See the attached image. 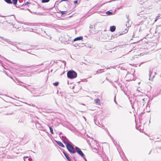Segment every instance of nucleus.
Segmentation results:
<instances>
[{
  "label": "nucleus",
  "instance_id": "nucleus-1",
  "mask_svg": "<svg viewBox=\"0 0 161 161\" xmlns=\"http://www.w3.org/2000/svg\"><path fill=\"white\" fill-rule=\"evenodd\" d=\"M147 101V99L144 97L138 96L136 98L133 105H132V107L133 108L135 106L137 109L139 108L140 107H142L144 105Z\"/></svg>",
  "mask_w": 161,
  "mask_h": 161
},
{
  "label": "nucleus",
  "instance_id": "nucleus-2",
  "mask_svg": "<svg viewBox=\"0 0 161 161\" xmlns=\"http://www.w3.org/2000/svg\"><path fill=\"white\" fill-rule=\"evenodd\" d=\"M142 12H141L139 13H138V15L141 18L140 19L142 21L140 22L139 23V24L137 25L136 26H135V28L136 27L137 29H139V31H140L141 29L142 28L140 26V25H142L143 24V21H144L147 18V16H146V15L143 14H142Z\"/></svg>",
  "mask_w": 161,
  "mask_h": 161
},
{
  "label": "nucleus",
  "instance_id": "nucleus-3",
  "mask_svg": "<svg viewBox=\"0 0 161 161\" xmlns=\"http://www.w3.org/2000/svg\"><path fill=\"white\" fill-rule=\"evenodd\" d=\"M66 146L67 150L71 154L76 153V151L75 150V146L71 142H69V143L67 144Z\"/></svg>",
  "mask_w": 161,
  "mask_h": 161
},
{
  "label": "nucleus",
  "instance_id": "nucleus-4",
  "mask_svg": "<svg viewBox=\"0 0 161 161\" xmlns=\"http://www.w3.org/2000/svg\"><path fill=\"white\" fill-rule=\"evenodd\" d=\"M36 32L38 33H42V36L47 38L51 39L52 37L47 35L46 32V31L43 30L42 28H39L36 30Z\"/></svg>",
  "mask_w": 161,
  "mask_h": 161
},
{
  "label": "nucleus",
  "instance_id": "nucleus-5",
  "mask_svg": "<svg viewBox=\"0 0 161 161\" xmlns=\"http://www.w3.org/2000/svg\"><path fill=\"white\" fill-rule=\"evenodd\" d=\"M67 77L70 79H73L77 76V73L73 70H69L67 73Z\"/></svg>",
  "mask_w": 161,
  "mask_h": 161
},
{
  "label": "nucleus",
  "instance_id": "nucleus-6",
  "mask_svg": "<svg viewBox=\"0 0 161 161\" xmlns=\"http://www.w3.org/2000/svg\"><path fill=\"white\" fill-rule=\"evenodd\" d=\"M128 31V30L127 29H125V31L122 32V33H120V32H118L116 34H114L112 35V37L113 38H116L118 37V36H120V35L125 34L127 33Z\"/></svg>",
  "mask_w": 161,
  "mask_h": 161
},
{
  "label": "nucleus",
  "instance_id": "nucleus-7",
  "mask_svg": "<svg viewBox=\"0 0 161 161\" xmlns=\"http://www.w3.org/2000/svg\"><path fill=\"white\" fill-rule=\"evenodd\" d=\"M75 149L76 150V151H75L82 158H84L85 155L81 149L77 147H75Z\"/></svg>",
  "mask_w": 161,
  "mask_h": 161
},
{
  "label": "nucleus",
  "instance_id": "nucleus-8",
  "mask_svg": "<svg viewBox=\"0 0 161 161\" xmlns=\"http://www.w3.org/2000/svg\"><path fill=\"white\" fill-rule=\"evenodd\" d=\"M91 146L93 148L95 149L96 147H97L99 146V144L97 142V141L95 140H93L92 141V144Z\"/></svg>",
  "mask_w": 161,
  "mask_h": 161
},
{
  "label": "nucleus",
  "instance_id": "nucleus-9",
  "mask_svg": "<svg viewBox=\"0 0 161 161\" xmlns=\"http://www.w3.org/2000/svg\"><path fill=\"white\" fill-rule=\"evenodd\" d=\"M149 80H152L153 78L154 77L156 73L155 72H151V70H149Z\"/></svg>",
  "mask_w": 161,
  "mask_h": 161
},
{
  "label": "nucleus",
  "instance_id": "nucleus-10",
  "mask_svg": "<svg viewBox=\"0 0 161 161\" xmlns=\"http://www.w3.org/2000/svg\"><path fill=\"white\" fill-rule=\"evenodd\" d=\"M25 44H22L21 43H18V44L19 45V46H16V47L18 50H21L22 51H25V50H24L23 49H21L20 47L22 48H24V45Z\"/></svg>",
  "mask_w": 161,
  "mask_h": 161
},
{
  "label": "nucleus",
  "instance_id": "nucleus-11",
  "mask_svg": "<svg viewBox=\"0 0 161 161\" xmlns=\"http://www.w3.org/2000/svg\"><path fill=\"white\" fill-rule=\"evenodd\" d=\"M1 38L4 41L8 42L9 44L13 45V44H12L13 43H16V42H12L10 41L9 39L5 38L4 37H1Z\"/></svg>",
  "mask_w": 161,
  "mask_h": 161
},
{
  "label": "nucleus",
  "instance_id": "nucleus-12",
  "mask_svg": "<svg viewBox=\"0 0 161 161\" xmlns=\"http://www.w3.org/2000/svg\"><path fill=\"white\" fill-rule=\"evenodd\" d=\"M27 89L30 91L31 93H35V91L34 88L30 86H28V87H27Z\"/></svg>",
  "mask_w": 161,
  "mask_h": 161
},
{
  "label": "nucleus",
  "instance_id": "nucleus-13",
  "mask_svg": "<svg viewBox=\"0 0 161 161\" xmlns=\"http://www.w3.org/2000/svg\"><path fill=\"white\" fill-rule=\"evenodd\" d=\"M138 93L137 95L136 96V98H137V97L138 96L142 97H145V95L144 93L140 92V91H138Z\"/></svg>",
  "mask_w": 161,
  "mask_h": 161
},
{
  "label": "nucleus",
  "instance_id": "nucleus-14",
  "mask_svg": "<svg viewBox=\"0 0 161 161\" xmlns=\"http://www.w3.org/2000/svg\"><path fill=\"white\" fill-rule=\"evenodd\" d=\"M63 153L68 161H71V158L66 152H63Z\"/></svg>",
  "mask_w": 161,
  "mask_h": 161
},
{
  "label": "nucleus",
  "instance_id": "nucleus-15",
  "mask_svg": "<svg viewBox=\"0 0 161 161\" xmlns=\"http://www.w3.org/2000/svg\"><path fill=\"white\" fill-rule=\"evenodd\" d=\"M62 140L66 146L67 144H68L69 143V142H70L69 139L68 140H67V139L65 138L62 139Z\"/></svg>",
  "mask_w": 161,
  "mask_h": 161
},
{
  "label": "nucleus",
  "instance_id": "nucleus-16",
  "mask_svg": "<svg viewBox=\"0 0 161 161\" xmlns=\"http://www.w3.org/2000/svg\"><path fill=\"white\" fill-rule=\"evenodd\" d=\"M83 39V37L82 36H80L79 37H77L75 38L73 40V42H75L77 41H79L82 40Z\"/></svg>",
  "mask_w": 161,
  "mask_h": 161
},
{
  "label": "nucleus",
  "instance_id": "nucleus-17",
  "mask_svg": "<svg viewBox=\"0 0 161 161\" xmlns=\"http://www.w3.org/2000/svg\"><path fill=\"white\" fill-rule=\"evenodd\" d=\"M24 161H31L32 159L31 157H24Z\"/></svg>",
  "mask_w": 161,
  "mask_h": 161
},
{
  "label": "nucleus",
  "instance_id": "nucleus-18",
  "mask_svg": "<svg viewBox=\"0 0 161 161\" xmlns=\"http://www.w3.org/2000/svg\"><path fill=\"white\" fill-rule=\"evenodd\" d=\"M116 30V26L114 25L111 26L110 27V30L111 31L113 32L115 31Z\"/></svg>",
  "mask_w": 161,
  "mask_h": 161
},
{
  "label": "nucleus",
  "instance_id": "nucleus-19",
  "mask_svg": "<svg viewBox=\"0 0 161 161\" xmlns=\"http://www.w3.org/2000/svg\"><path fill=\"white\" fill-rule=\"evenodd\" d=\"M56 142L60 146L63 147H64V144L62 142L59 141H56Z\"/></svg>",
  "mask_w": 161,
  "mask_h": 161
},
{
  "label": "nucleus",
  "instance_id": "nucleus-20",
  "mask_svg": "<svg viewBox=\"0 0 161 161\" xmlns=\"http://www.w3.org/2000/svg\"><path fill=\"white\" fill-rule=\"evenodd\" d=\"M30 47L31 46L30 45L25 44L24 45V48L25 49V51L26 50H29L28 49L30 48Z\"/></svg>",
  "mask_w": 161,
  "mask_h": 161
},
{
  "label": "nucleus",
  "instance_id": "nucleus-21",
  "mask_svg": "<svg viewBox=\"0 0 161 161\" xmlns=\"http://www.w3.org/2000/svg\"><path fill=\"white\" fill-rule=\"evenodd\" d=\"M63 134L61 132L59 134V136L61 139H64V138H65L67 139V140H68V139L64 136H63L62 135Z\"/></svg>",
  "mask_w": 161,
  "mask_h": 161
},
{
  "label": "nucleus",
  "instance_id": "nucleus-22",
  "mask_svg": "<svg viewBox=\"0 0 161 161\" xmlns=\"http://www.w3.org/2000/svg\"><path fill=\"white\" fill-rule=\"evenodd\" d=\"M127 19H128V21L126 22L125 25H126V27H127L128 28L130 26V24L129 23V16H127Z\"/></svg>",
  "mask_w": 161,
  "mask_h": 161
},
{
  "label": "nucleus",
  "instance_id": "nucleus-23",
  "mask_svg": "<svg viewBox=\"0 0 161 161\" xmlns=\"http://www.w3.org/2000/svg\"><path fill=\"white\" fill-rule=\"evenodd\" d=\"M142 127L141 126H139L138 127L136 126V128L137 130H139L140 132H142L143 131V129H142Z\"/></svg>",
  "mask_w": 161,
  "mask_h": 161
},
{
  "label": "nucleus",
  "instance_id": "nucleus-24",
  "mask_svg": "<svg viewBox=\"0 0 161 161\" xmlns=\"http://www.w3.org/2000/svg\"><path fill=\"white\" fill-rule=\"evenodd\" d=\"M48 126V127H49L50 133L52 134H54V133H53V128L52 127H51V126Z\"/></svg>",
  "mask_w": 161,
  "mask_h": 161
},
{
  "label": "nucleus",
  "instance_id": "nucleus-25",
  "mask_svg": "<svg viewBox=\"0 0 161 161\" xmlns=\"http://www.w3.org/2000/svg\"><path fill=\"white\" fill-rule=\"evenodd\" d=\"M59 12H60V13L61 14V16H64L66 14L65 13V11H60Z\"/></svg>",
  "mask_w": 161,
  "mask_h": 161
},
{
  "label": "nucleus",
  "instance_id": "nucleus-26",
  "mask_svg": "<svg viewBox=\"0 0 161 161\" xmlns=\"http://www.w3.org/2000/svg\"><path fill=\"white\" fill-rule=\"evenodd\" d=\"M161 16V15L159 14H158V15L155 18V19L154 20L155 22H156L158 19H159Z\"/></svg>",
  "mask_w": 161,
  "mask_h": 161
},
{
  "label": "nucleus",
  "instance_id": "nucleus-27",
  "mask_svg": "<svg viewBox=\"0 0 161 161\" xmlns=\"http://www.w3.org/2000/svg\"><path fill=\"white\" fill-rule=\"evenodd\" d=\"M104 69H98L97 71V73H101L103 72L104 71Z\"/></svg>",
  "mask_w": 161,
  "mask_h": 161
},
{
  "label": "nucleus",
  "instance_id": "nucleus-28",
  "mask_svg": "<svg viewBox=\"0 0 161 161\" xmlns=\"http://www.w3.org/2000/svg\"><path fill=\"white\" fill-rule=\"evenodd\" d=\"M111 10H110L106 12V14L108 15H112L113 14V13L110 11Z\"/></svg>",
  "mask_w": 161,
  "mask_h": 161
},
{
  "label": "nucleus",
  "instance_id": "nucleus-29",
  "mask_svg": "<svg viewBox=\"0 0 161 161\" xmlns=\"http://www.w3.org/2000/svg\"><path fill=\"white\" fill-rule=\"evenodd\" d=\"M6 23L7 24H8L10 25H12L13 26V25H14L12 23H10V22H8L7 20L5 21H4L3 22V24H5Z\"/></svg>",
  "mask_w": 161,
  "mask_h": 161
},
{
  "label": "nucleus",
  "instance_id": "nucleus-30",
  "mask_svg": "<svg viewBox=\"0 0 161 161\" xmlns=\"http://www.w3.org/2000/svg\"><path fill=\"white\" fill-rule=\"evenodd\" d=\"M6 23L7 24H8L10 25H12L13 26V25H14L12 23H10V22H8L7 20L5 21H4L3 22V24H5Z\"/></svg>",
  "mask_w": 161,
  "mask_h": 161
},
{
  "label": "nucleus",
  "instance_id": "nucleus-31",
  "mask_svg": "<svg viewBox=\"0 0 161 161\" xmlns=\"http://www.w3.org/2000/svg\"><path fill=\"white\" fill-rule=\"evenodd\" d=\"M94 122L96 125H97L98 124H99L100 125H101L100 124L98 121H97L96 119H94Z\"/></svg>",
  "mask_w": 161,
  "mask_h": 161
},
{
  "label": "nucleus",
  "instance_id": "nucleus-32",
  "mask_svg": "<svg viewBox=\"0 0 161 161\" xmlns=\"http://www.w3.org/2000/svg\"><path fill=\"white\" fill-rule=\"evenodd\" d=\"M95 102L96 103L98 104L100 103V101L99 98H97L95 99Z\"/></svg>",
  "mask_w": 161,
  "mask_h": 161
},
{
  "label": "nucleus",
  "instance_id": "nucleus-33",
  "mask_svg": "<svg viewBox=\"0 0 161 161\" xmlns=\"http://www.w3.org/2000/svg\"><path fill=\"white\" fill-rule=\"evenodd\" d=\"M137 1L140 4H142L144 2L145 0H138Z\"/></svg>",
  "mask_w": 161,
  "mask_h": 161
},
{
  "label": "nucleus",
  "instance_id": "nucleus-34",
  "mask_svg": "<svg viewBox=\"0 0 161 161\" xmlns=\"http://www.w3.org/2000/svg\"><path fill=\"white\" fill-rule=\"evenodd\" d=\"M4 1L7 3L9 4H11L12 2L11 0H4Z\"/></svg>",
  "mask_w": 161,
  "mask_h": 161
},
{
  "label": "nucleus",
  "instance_id": "nucleus-35",
  "mask_svg": "<svg viewBox=\"0 0 161 161\" xmlns=\"http://www.w3.org/2000/svg\"><path fill=\"white\" fill-rule=\"evenodd\" d=\"M59 83L58 82H56L53 83V85L55 86H57L59 85Z\"/></svg>",
  "mask_w": 161,
  "mask_h": 161
},
{
  "label": "nucleus",
  "instance_id": "nucleus-36",
  "mask_svg": "<svg viewBox=\"0 0 161 161\" xmlns=\"http://www.w3.org/2000/svg\"><path fill=\"white\" fill-rule=\"evenodd\" d=\"M18 0H12V2L14 4L16 5L17 3Z\"/></svg>",
  "mask_w": 161,
  "mask_h": 161
},
{
  "label": "nucleus",
  "instance_id": "nucleus-37",
  "mask_svg": "<svg viewBox=\"0 0 161 161\" xmlns=\"http://www.w3.org/2000/svg\"><path fill=\"white\" fill-rule=\"evenodd\" d=\"M50 1V0H42V2L43 3H47Z\"/></svg>",
  "mask_w": 161,
  "mask_h": 161
},
{
  "label": "nucleus",
  "instance_id": "nucleus-38",
  "mask_svg": "<svg viewBox=\"0 0 161 161\" xmlns=\"http://www.w3.org/2000/svg\"><path fill=\"white\" fill-rule=\"evenodd\" d=\"M13 28H14L16 29H19V26L17 25H14L13 26Z\"/></svg>",
  "mask_w": 161,
  "mask_h": 161
},
{
  "label": "nucleus",
  "instance_id": "nucleus-39",
  "mask_svg": "<svg viewBox=\"0 0 161 161\" xmlns=\"http://www.w3.org/2000/svg\"><path fill=\"white\" fill-rule=\"evenodd\" d=\"M136 31L133 32V37H137L138 36H137L136 35Z\"/></svg>",
  "mask_w": 161,
  "mask_h": 161
},
{
  "label": "nucleus",
  "instance_id": "nucleus-40",
  "mask_svg": "<svg viewBox=\"0 0 161 161\" xmlns=\"http://www.w3.org/2000/svg\"><path fill=\"white\" fill-rule=\"evenodd\" d=\"M38 127L39 128H40V130H43L44 131L43 129V127H42V126H40Z\"/></svg>",
  "mask_w": 161,
  "mask_h": 161
},
{
  "label": "nucleus",
  "instance_id": "nucleus-41",
  "mask_svg": "<svg viewBox=\"0 0 161 161\" xmlns=\"http://www.w3.org/2000/svg\"><path fill=\"white\" fill-rule=\"evenodd\" d=\"M16 21L17 22L19 23L24 24V23L23 22H22L19 21H18L17 20H16ZM24 24L25 25V24Z\"/></svg>",
  "mask_w": 161,
  "mask_h": 161
},
{
  "label": "nucleus",
  "instance_id": "nucleus-42",
  "mask_svg": "<svg viewBox=\"0 0 161 161\" xmlns=\"http://www.w3.org/2000/svg\"><path fill=\"white\" fill-rule=\"evenodd\" d=\"M30 3H31L29 2H27L25 4V5H26L28 4H30Z\"/></svg>",
  "mask_w": 161,
  "mask_h": 161
},
{
  "label": "nucleus",
  "instance_id": "nucleus-43",
  "mask_svg": "<svg viewBox=\"0 0 161 161\" xmlns=\"http://www.w3.org/2000/svg\"><path fill=\"white\" fill-rule=\"evenodd\" d=\"M74 3L75 4H77L78 3V1L77 0H75V1L74 2Z\"/></svg>",
  "mask_w": 161,
  "mask_h": 161
},
{
  "label": "nucleus",
  "instance_id": "nucleus-44",
  "mask_svg": "<svg viewBox=\"0 0 161 161\" xmlns=\"http://www.w3.org/2000/svg\"><path fill=\"white\" fill-rule=\"evenodd\" d=\"M44 62H43V63L40 64H39V65H37V66H41V65H43L44 64ZM35 66H36V65H35Z\"/></svg>",
  "mask_w": 161,
  "mask_h": 161
},
{
  "label": "nucleus",
  "instance_id": "nucleus-45",
  "mask_svg": "<svg viewBox=\"0 0 161 161\" xmlns=\"http://www.w3.org/2000/svg\"><path fill=\"white\" fill-rule=\"evenodd\" d=\"M74 45L75 47H76L78 46V43H75L74 44Z\"/></svg>",
  "mask_w": 161,
  "mask_h": 161
},
{
  "label": "nucleus",
  "instance_id": "nucleus-46",
  "mask_svg": "<svg viewBox=\"0 0 161 161\" xmlns=\"http://www.w3.org/2000/svg\"><path fill=\"white\" fill-rule=\"evenodd\" d=\"M115 98H116V96H115V97H114V102H115L116 104H117V103H116V100H115Z\"/></svg>",
  "mask_w": 161,
  "mask_h": 161
},
{
  "label": "nucleus",
  "instance_id": "nucleus-47",
  "mask_svg": "<svg viewBox=\"0 0 161 161\" xmlns=\"http://www.w3.org/2000/svg\"><path fill=\"white\" fill-rule=\"evenodd\" d=\"M22 86H23L25 88H26V89H27V87H28V86H26L25 85H22Z\"/></svg>",
  "mask_w": 161,
  "mask_h": 161
},
{
  "label": "nucleus",
  "instance_id": "nucleus-48",
  "mask_svg": "<svg viewBox=\"0 0 161 161\" xmlns=\"http://www.w3.org/2000/svg\"><path fill=\"white\" fill-rule=\"evenodd\" d=\"M26 27L25 26H22V27L23 28V30L24 31H25V27Z\"/></svg>",
  "mask_w": 161,
  "mask_h": 161
},
{
  "label": "nucleus",
  "instance_id": "nucleus-49",
  "mask_svg": "<svg viewBox=\"0 0 161 161\" xmlns=\"http://www.w3.org/2000/svg\"><path fill=\"white\" fill-rule=\"evenodd\" d=\"M68 1V0H61L60 2H62L63 1Z\"/></svg>",
  "mask_w": 161,
  "mask_h": 161
},
{
  "label": "nucleus",
  "instance_id": "nucleus-50",
  "mask_svg": "<svg viewBox=\"0 0 161 161\" xmlns=\"http://www.w3.org/2000/svg\"><path fill=\"white\" fill-rule=\"evenodd\" d=\"M122 46H123V45H120L118 47H119L120 48H121V47H122Z\"/></svg>",
  "mask_w": 161,
  "mask_h": 161
},
{
  "label": "nucleus",
  "instance_id": "nucleus-51",
  "mask_svg": "<svg viewBox=\"0 0 161 161\" xmlns=\"http://www.w3.org/2000/svg\"><path fill=\"white\" fill-rule=\"evenodd\" d=\"M0 58H4V57H3V56H2L0 54ZM4 59H6L5 58H4Z\"/></svg>",
  "mask_w": 161,
  "mask_h": 161
},
{
  "label": "nucleus",
  "instance_id": "nucleus-52",
  "mask_svg": "<svg viewBox=\"0 0 161 161\" xmlns=\"http://www.w3.org/2000/svg\"><path fill=\"white\" fill-rule=\"evenodd\" d=\"M1 16V17H4V18H5V19H6V16Z\"/></svg>",
  "mask_w": 161,
  "mask_h": 161
},
{
  "label": "nucleus",
  "instance_id": "nucleus-53",
  "mask_svg": "<svg viewBox=\"0 0 161 161\" xmlns=\"http://www.w3.org/2000/svg\"><path fill=\"white\" fill-rule=\"evenodd\" d=\"M85 160V161H87L86 159L85 158V156L84 157V158H83Z\"/></svg>",
  "mask_w": 161,
  "mask_h": 161
},
{
  "label": "nucleus",
  "instance_id": "nucleus-54",
  "mask_svg": "<svg viewBox=\"0 0 161 161\" xmlns=\"http://www.w3.org/2000/svg\"><path fill=\"white\" fill-rule=\"evenodd\" d=\"M92 28V26L91 25H90V28Z\"/></svg>",
  "mask_w": 161,
  "mask_h": 161
},
{
  "label": "nucleus",
  "instance_id": "nucleus-55",
  "mask_svg": "<svg viewBox=\"0 0 161 161\" xmlns=\"http://www.w3.org/2000/svg\"><path fill=\"white\" fill-rule=\"evenodd\" d=\"M120 107H121V106H118V109H119V108H120Z\"/></svg>",
  "mask_w": 161,
  "mask_h": 161
},
{
  "label": "nucleus",
  "instance_id": "nucleus-56",
  "mask_svg": "<svg viewBox=\"0 0 161 161\" xmlns=\"http://www.w3.org/2000/svg\"><path fill=\"white\" fill-rule=\"evenodd\" d=\"M105 130H106V131H107V130H107V128H106V129H105Z\"/></svg>",
  "mask_w": 161,
  "mask_h": 161
},
{
  "label": "nucleus",
  "instance_id": "nucleus-57",
  "mask_svg": "<svg viewBox=\"0 0 161 161\" xmlns=\"http://www.w3.org/2000/svg\"><path fill=\"white\" fill-rule=\"evenodd\" d=\"M70 38L69 37L68 39V41H69V39H70Z\"/></svg>",
  "mask_w": 161,
  "mask_h": 161
},
{
  "label": "nucleus",
  "instance_id": "nucleus-58",
  "mask_svg": "<svg viewBox=\"0 0 161 161\" xmlns=\"http://www.w3.org/2000/svg\"><path fill=\"white\" fill-rule=\"evenodd\" d=\"M2 66L4 67L3 65V64L2 63Z\"/></svg>",
  "mask_w": 161,
  "mask_h": 161
},
{
  "label": "nucleus",
  "instance_id": "nucleus-59",
  "mask_svg": "<svg viewBox=\"0 0 161 161\" xmlns=\"http://www.w3.org/2000/svg\"><path fill=\"white\" fill-rule=\"evenodd\" d=\"M103 67H104V68H106V67L105 66H103Z\"/></svg>",
  "mask_w": 161,
  "mask_h": 161
},
{
  "label": "nucleus",
  "instance_id": "nucleus-60",
  "mask_svg": "<svg viewBox=\"0 0 161 161\" xmlns=\"http://www.w3.org/2000/svg\"><path fill=\"white\" fill-rule=\"evenodd\" d=\"M106 79L107 80H108V79H107V78H106Z\"/></svg>",
  "mask_w": 161,
  "mask_h": 161
},
{
  "label": "nucleus",
  "instance_id": "nucleus-61",
  "mask_svg": "<svg viewBox=\"0 0 161 161\" xmlns=\"http://www.w3.org/2000/svg\"><path fill=\"white\" fill-rule=\"evenodd\" d=\"M12 15V16H14V18H15V16H14V15Z\"/></svg>",
  "mask_w": 161,
  "mask_h": 161
},
{
  "label": "nucleus",
  "instance_id": "nucleus-62",
  "mask_svg": "<svg viewBox=\"0 0 161 161\" xmlns=\"http://www.w3.org/2000/svg\"><path fill=\"white\" fill-rule=\"evenodd\" d=\"M72 16H70L69 17V18L71 17H72Z\"/></svg>",
  "mask_w": 161,
  "mask_h": 161
},
{
  "label": "nucleus",
  "instance_id": "nucleus-63",
  "mask_svg": "<svg viewBox=\"0 0 161 161\" xmlns=\"http://www.w3.org/2000/svg\"><path fill=\"white\" fill-rule=\"evenodd\" d=\"M107 69H109V68H107Z\"/></svg>",
  "mask_w": 161,
  "mask_h": 161
},
{
  "label": "nucleus",
  "instance_id": "nucleus-64",
  "mask_svg": "<svg viewBox=\"0 0 161 161\" xmlns=\"http://www.w3.org/2000/svg\"><path fill=\"white\" fill-rule=\"evenodd\" d=\"M159 149H161V147H159Z\"/></svg>",
  "mask_w": 161,
  "mask_h": 161
}]
</instances>
